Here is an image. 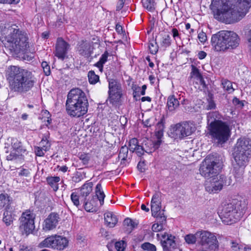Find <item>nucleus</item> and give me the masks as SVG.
I'll return each mask as SVG.
<instances>
[{"label":"nucleus","instance_id":"1","mask_svg":"<svg viewBox=\"0 0 251 251\" xmlns=\"http://www.w3.org/2000/svg\"><path fill=\"white\" fill-rule=\"evenodd\" d=\"M251 6V0H212L210 5L214 18L228 24L241 20Z\"/></svg>","mask_w":251,"mask_h":251},{"label":"nucleus","instance_id":"2","mask_svg":"<svg viewBox=\"0 0 251 251\" xmlns=\"http://www.w3.org/2000/svg\"><path fill=\"white\" fill-rule=\"evenodd\" d=\"M0 39L15 54L25 51L29 47L26 34L15 24H0Z\"/></svg>","mask_w":251,"mask_h":251},{"label":"nucleus","instance_id":"3","mask_svg":"<svg viewBox=\"0 0 251 251\" xmlns=\"http://www.w3.org/2000/svg\"><path fill=\"white\" fill-rule=\"evenodd\" d=\"M6 77L15 92H28L33 87L35 83L31 72L16 66H10L7 68Z\"/></svg>","mask_w":251,"mask_h":251},{"label":"nucleus","instance_id":"4","mask_svg":"<svg viewBox=\"0 0 251 251\" xmlns=\"http://www.w3.org/2000/svg\"><path fill=\"white\" fill-rule=\"evenodd\" d=\"M251 153V140L245 137L238 139L232 153L234 160L233 166L235 177H240L243 174L244 168L249 162V156Z\"/></svg>","mask_w":251,"mask_h":251},{"label":"nucleus","instance_id":"5","mask_svg":"<svg viewBox=\"0 0 251 251\" xmlns=\"http://www.w3.org/2000/svg\"><path fill=\"white\" fill-rule=\"evenodd\" d=\"M89 105L85 94L80 89H72L68 93L66 106L68 114L79 117L85 114Z\"/></svg>","mask_w":251,"mask_h":251},{"label":"nucleus","instance_id":"6","mask_svg":"<svg viewBox=\"0 0 251 251\" xmlns=\"http://www.w3.org/2000/svg\"><path fill=\"white\" fill-rule=\"evenodd\" d=\"M240 39L233 31L222 30L213 34L211 39L212 49L217 52H225L237 48Z\"/></svg>","mask_w":251,"mask_h":251},{"label":"nucleus","instance_id":"7","mask_svg":"<svg viewBox=\"0 0 251 251\" xmlns=\"http://www.w3.org/2000/svg\"><path fill=\"white\" fill-rule=\"evenodd\" d=\"M245 201L233 200L231 202L222 205L219 210V216L226 225H231L238 221L242 211L246 208Z\"/></svg>","mask_w":251,"mask_h":251},{"label":"nucleus","instance_id":"8","mask_svg":"<svg viewBox=\"0 0 251 251\" xmlns=\"http://www.w3.org/2000/svg\"><path fill=\"white\" fill-rule=\"evenodd\" d=\"M208 130L212 141L218 145L226 143L231 134L229 125L222 121H214L209 124Z\"/></svg>","mask_w":251,"mask_h":251},{"label":"nucleus","instance_id":"9","mask_svg":"<svg viewBox=\"0 0 251 251\" xmlns=\"http://www.w3.org/2000/svg\"><path fill=\"white\" fill-rule=\"evenodd\" d=\"M199 236V243L201 246L204 251H215L219 248V242L214 233L206 230L197 231Z\"/></svg>","mask_w":251,"mask_h":251},{"label":"nucleus","instance_id":"10","mask_svg":"<svg viewBox=\"0 0 251 251\" xmlns=\"http://www.w3.org/2000/svg\"><path fill=\"white\" fill-rule=\"evenodd\" d=\"M221 168V163L217 162L210 156H207L201 165L200 173L205 178H212L216 176Z\"/></svg>","mask_w":251,"mask_h":251},{"label":"nucleus","instance_id":"11","mask_svg":"<svg viewBox=\"0 0 251 251\" xmlns=\"http://www.w3.org/2000/svg\"><path fill=\"white\" fill-rule=\"evenodd\" d=\"M196 130L195 125L190 122L176 124L172 126L170 135L175 139H182L190 136Z\"/></svg>","mask_w":251,"mask_h":251},{"label":"nucleus","instance_id":"12","mask_svg":"<svg viewBox=\"0 0 251 251\" xmlns=\"http://www.w3.org/2000/svg\"><path fill=\"white\" fill-rule=\"evenodd\" d=\"M35 214L30 210L23 212L19 219V229L23 235L26 236L32 233L35 228Z\"/></svg>","mask_w":251,"mask_h":251},{"label":"nucleus","instance_id":"13","mask_svg":"<svg viewBox=\"0 0 251 251\" xmlns=\"http://www.w3.org/2000/svg\"><path fill=\"white\" fill-rule=\"evenodd\" d=\"M232 180L223 175H216L212 177L205 185L206 190L210 193H216L221 191L224 186L231 184Z\"/></svg>","mask_w":251,"mask_h":251},{"label":"nucleus","instance_id":"14","mask_svg":"<svg viewBox=\"0 0 251 251\" xmlns=\"http://www.w3.org/2000/svg\"><path fill=\"white\" fill-rule=\"evenodd\" d=\"M93 43L86 40H81L78 42L76 51L77 53L84 58H88L93 53Z\"/></svg>","mask_w":251,"mask_h":251},{"label":"nucleus","instance_id":"15","mask_svg":"<svg viewBox=\"0 0 251 251\" xmlns=\"http://www.w3.org/2000/svg\"><path fill=\"white\" fill-rule=\"evenodd\" d=\"M161 243L163 251H181L177 247L175 236L165 233L161 234Z\"/></svg>","mask_w":251,"mask_h":251},{"label":"nucleus","instance_id":"16","mask_svg":"<svg viewBox=\"0 0 251 251\" xmlns=\"http://www.w3.org/2000/svg\"><path fill=\"white\" fill-rule=\"evenodd\" d=\"M70 48V45L62 38L57 39L55 55L59 59L63 60L67 54V51Z\"/></svg>","mask_w":251,"mask_h":251},{"label":"nucleus","instance_id":"17","mask_svg":"<svg viewBox=\"0 0 251 251\" xmlns=\"http://www.w3.org/2000/svg\"><path fill=\"white\" fill-rule=\"evenodd\" d=\"M60 218L57 213H51L44 221L43 225V229L45 231L51 230L56 228Z\"/></svg>","mask_w":251,"mask_h":251},{"label":"nucleus","instance_id":"18","mask_svg":"<svg viewBox=\"0 0 251 251\" xmlns=\"http://www.w3.org/2000/svg\"><path fill=\"white\" fill-rule=\"evenodd\" d=\"M160 143L161 141L160 140H157L155 142L149 139L144 140L141 146L143 155L145 152L148 153H152L159 148Z\"/></svg>","mask_w":251,"mask_h":251},{"label":"nucleus","instance_id":"19","mask_svg":"<svg viewBox=\"0 0 251 251\" xmlns=\"http://www.w3.org/2000/svg\"><path fill=\"white\" fill-rule=\"evenodd\" d=\"M57 236V235L48 236L39 243L38 247L41 248H49L56 249Z\"/></svg>","mask_w":251,"mask_h":251},{"label":"nucleus","instance_id":"20","mask_svg":"<svg viewBox=\"0 0 251 251\" xmlns=\"http://www.w3.org/2000/svg\"><path fill=\"white\" fill-rule=\"evenodd\" d=\"M104 219L105 225L110 228L114 227L118 221L117 216L111 212L105 213Z\"/></svg>","mask_w":251,"mask_h":251},{"label":"nucleus","instance_id":"21","mask_svg":"<svg viewBox=\"0 0 251 251\" xmlns=\"http://www.w3.org/2000/svg\"><path fill=\"white\" fill-rule=\"evenodd\" d=\"M129 150L132 152H135L136 154L141 156L143 155L141 146L138 144V140L136 138H132L129 141Z\"/></svg>","mask_w":251,"mask_h":251},{"label":"nucleus","instance_id":"22","mask_svg":"<svg viewBox=\"0 0 251 251\" xmlns=\"http://www.w3.org/2000/svg\"><path fill=\"white\" fill-rule=\"evenodd\" d=\"M161 208V204L151 203V211L152 216L160 218V222H163L166 221L165 216H161V212L160 211Z\"/></svg>","mask_w":251,"mask_h":251},{"label":"nucleus","instance_id":"23","mask_svg":"<svg viewBox=\"0 0 251 251\" xmlns=\"http://www.w3.org/2000/svg\"><path fill=\"white\" fill-rule=\"evenodd\" d=\"M179 105V102L174 95L168 97L167 100V108L170 111H174Z\"/></svg>","mask_w":251,"mask_h":251},{"label":"nucleus","instance_id":"24","mask_svg":"<svg viewBox=\"0 0 251 251\" xmlns=\"http://www.w3.org/2000/svg\"><path fill=\"white\" fill-rule=\"evenodd\" d=\"M159 43L161 47L166 49L171 45V37L167 34H160L159 36Z\"/></svg>","mask_w":251,"mask_h":251},{"label":"nucleus","instance_id":"25","mask_svg":"<svg viewBox=\"0 0 251 251\" xmlns=\"http://www.w3.org/2000/svg\"><path fill=\"white\" fill-rule=\"evenodd\" d=\"M93 184L91 182L84 184L80 190L79 195L81 198L86 199L92 191Z\"/></svg>","mask_w":251,"mask_h":251},{"label":"nucleus","instance_id":"26","mask_svg":"<svg viewBox=\"0 0 251 251\" xmlns=\"http://www.w3.org/2000/svg\"><path fill=\"white\" fill-rule=\"evenodd\" d=\"M57 238L56 249L63 250L68 246V241L66 238L57 235Z\"/></svg>","mask_w":251,"mask_h":251},{"label":"nucleus","instance_id":"27","mask_svg":"<svg viewBox=\"0 0 251 251\" xmlns=\"http://www.w3.org/2000/svg\"><path fill=\"white\" fill-rule=\"evenodd\" d=\"M15 215L11 211L6 210L3 213V222L7 226L12 224L14 220Z\"/></svg>","mask_w":251,"mask_h":251},{"label":"nucleus","instance_id":"28","mask_svg":"<svg viewBox=\"0 0 251 251\" xmlns=\"http://www.w3.org/2000/svg\"><path fill=\"white\" fill-rule=\"evenodd\" d=\"M60 180L59 176H50L47 178V181L49 185L53 189V191H56L58 189V182Z\"/></svg>","mask_w":251,"mask_h":251},{"label":"nucleus","instance_id":"29","mask_svg":"<svg viewBox=\"0 0 251 251\" xmlns=\"http://www.w3.org/2000/svg\"><path fill=\"white\" fill-rule=\"evenodd\" d=\"M123 225L126 229V231L129 233L137 226V224L131 219L127 218L125 219Z\"/></svg>","mask_w":251,"mask_h":251},{"label":"nucleus","instance_id":"30","mask_svg":"<svg viewBox=\"0 0 251 251\" xmlns=\"http://www.w3.org/2000/svg\"><path fill=\"white\" fill-rule=\"evenodd\" d=\"M109 56V53L107 51H105L104 53L102 54L99 61L95 64V66L99 69V70L101 72H102L103 70V65L107 61V58Z\"/></svg>","mask_w":251,"mask_h":251},{"label":"nucleus","instance_id":"31","mask_svg":"<svg viewBox=\"0 0 251 251\" xmlns=\"http://www.w3.org/2000/svg\"><path fill=\"white\" fill-rule=\"evenodd\" d=\"M96 195L100 201V205L103 204L105 195L102 190L101 184L98 183L96 187Z\"/></svg>","mask_w":251,"mask_h":251},{"label":"nucleus","instance_id":"32","mask_svg":"<svg viewBox=\"0 0 251 251\" xmlns=\"http://www.w3.org/2000/svg\"><path fill=\"white\" fill-rule=\"evenodd\" d=\"M11 145L14 150L17 151L19 153L25 152L26 150L23 149L22 143L16 138H13L11 140Z\"/></svg>","mask_w":251,"mask_h":251},{"label":"nucleus","instance_id":"33","mask_svg":"<svg viewBox=\"0 0 251 251\" xmlns=\"http://www.w3.org/2000/svg\"><path fill=\"white\" fill-rule=\"evenodd\" d=\"M208 125L214 121H220L221 115L217 111L208 113L207 116Z\"/></svg>","mask_w":251,"mask_h":251},{"label":"nucleus","instance_id":"34","mask_svg":"<svg viewBox=\"0 0 251 251\" xmlns=\"http://www.w3.org/2000/svg\"><path fill=\"white\" fill-rule=\"evenodd\" d=\"M191 77H195L199 80L201 84L203 83V79L199 70L194 65H192V71L190 73Z\"/></svg>","mask_w":251,"mask_h":251},{"label":"nucleus","instance_id":"35","mask_svg":"<svg viewBox=\"0 0 251 251\" xmlns=\"http://www.w3.org/2000/svg\"><path fill=\"white\" fill-rule=\"evenodd\" d=\"M121 91V84L114 79L109 81V92H117Z\"/></svg>","mask_w":251,"mask_h":251},{"label":"nucleus","instance_id":"36","mask_svg":"<svg viewBox=\"0 0 251 251\" xmlns=\"http://www.w3.org/2000/svg\"><path fill=\"white\" fill-rule=\"evenodd\" d=\"M121 91L114 92H109V100L113 104L119 101L121 98Z\"/></svg>","mask_w":251,"mask_h":251},{"label":"nucleus","instance_id":"37","mask_svg":"<svg viewBox=\"0 0 251 251\" xmlns=\"http://www.w3.org/2000/svg\"><path fill=\"white\" fill-rule=\"evenodd\" d=\"M163 128L164 125L162 121L158 123L155 131V135L158 140L161 141L160 139L163 135Z\"/></svg>","mask_w":251,"mask_h":251},{"label":"nucleus","instance_id":"38","mask_svg":"<svg viewBox=\"0 0 251 251\" xmlns=\"http://www.w3.org/2000/svg\"><path fill=\"white\" fill-rule=\"evenodd\" d=\"M143 6L150 12H153L155 10V3L152 0H143Z\"/></svg>","mask_w":251,"mask_h":251},{"label":"nucleus","instance_id":"39","mask_svg":"<svg viewBox=\"0 0 251 251\" xmlns=\"http://www.w3.org/2000/svg\"><path fill=\"white\" fill-rule=\"evenodd\" d=\"M222 84L224 89L227 91L229 93H231L234 91V89L232 87V82L227 79H224L222 81Z\"/></svg>","mask_w":251,"mask_h":251},{"label":"nucleus","instance_id":"40","mask_svg":"<svg viewBox=\"0 0 251 251\" xmlns=\"http://www.w3.org/2000/svg\"><path fill=\"white\" fill-rule=\"evenodd\" d=\"M197 239L199 240V236H197V232L194 234H189L185 236V240L189 244H195Z\"/></svg>","mask_w":251,"mask_h":251},{"label":"nucleus","instance_id":"41","mask_svg":"<svg viewBox=\"0 0 251 251\" xmlns=\"http://www.w3.org/2000/svg\"><path fill=\"white\" fill-rule=\"evenodd\" d=\"M149 49L150 53L152 54H155L157 52L158 50V45H157L156 40L152 39L150 41L149 44Z\"/></svg>","mask_w":251,"mask_h":251},{"label":"nucleus","instance_id":"42","mask_svg":"<svg viewBox=\"0 0 251 251\" xmlns=\"http://www.w3.org/2000/svg\"><path fill=\"white\" fill-rule=\"evenodd\" d=\"M88 77L91 84H95L99 80V76L95 74L94 71H90L88 74Z\"/></svg>","mask_w":251,"mask_h":251},{"label":"nucleus","instance_id":"43","mask_svg":"<svg viewBox=\"0 0 251 251\" xmlns=\"http://www.w3.org/2000/svg\"><path fill=\"white\" fill-rule=\"evenodd\" d=\"M230 243V248L233 251H240L243 248V246L236 240H232Z\"/></svg>","mask_w":251,"mask_h":251},{"label":"nucleus","instance_id":"44","mask_svg":"<svg viewBox=\"0 0 251 251\" xmlns=\"http://www.w3.org/2000/svg\"><path fill=\"white\" fill-rule=\"evenodd\" d=\"M128 150L129 149L126 146L122 147L120 150L119 157L121 158L122 160H126L128 155Z\"/></svg>","mask_w":251,"mask_h":251},{"label":"nucleus","instance_id":"45","mask_svg":"<svg viewBox=\"0 0 251 251\" xmlns=\"http://www.w3.org/2000/svg\"><path fill=\"white\" fill-rule=\"evenodd\" d=\"M40 147L43 148L45 151H48L50 148V144L48 140L47 136H44L42 138L40 142Z\"/></svg>","mask_w":251,"mask_h":251},{"label":"nucleus","instance_id":"46","mask_svg":"<svg viewBox=\"0 0 251 251\" xmlns=\"http://www.w3.org/2000/svg\"><path fill=\"white\" fill-rule=\"evenodd\" d=\"M141 248L144 250L148 251H156V248L155 245L149 242H146L142 244Z\"/></svg>","mask_w":251,"mask_h":251},{"label":"nucleus","instance_id":"47","mask_svg":"<svg viewBox=\"0 0 251 251\" xmlns=\"http://www.w3.org/2000/svg\"><path fill=\"white\" fill-rule=\"evenodd\" d=\"M80 196L78 195L76 192H73L71 195V199L72 201L73 202L74 204L77 207L79 206L80 205L79 203V198Z\"/></svg>","mask_w":251,"mask_h":251},{"label":"nucleus","instance_id":"48","mask_svg":"<svg viewBox=\"0 0 251 251\" xmlns=\"http://www.w3.org/2000/svg\"><path fill=\"white\" fill-rule=\"evenodd\" d=\"M151 203L161 204V194L160 192H155L152 196Z\"/></svg>","mask_w":251,"mask_h":251},{"label":"nucleus","instance_id":"49","mask_svg":"<svg viewBox=\"0 0 251 251\" xmlns=\"http://www.w3.org/2000/svg\"><path fill=\"white\" fill-rule=\"evenodd\" d=\"M78 157L84 165L87 164L90 159V155L88 153H81L78 154Z\"/></svg>","mask_w":251,"mask_h":251},{"label":"nucleus","instance_id":"50","mask_svg":"<svg viewBox=\"0 0 251 251\" xmlns=\"http://www.w3.org/2000/svg\"><path fill=\"white\" fill-rule=\"evenodd\" d=\"M126 246V243L123 240L117 242L115 244V248L117 251H124Z\"/></svg>","mask_w":251,"mask_h":251},{"label":"nucleus","instance_id":"51","mask_svg":"<svg viewBox=\"0 0 251 251\" xmlns=\"http://www.w3.org/2000/svg\"><path fill=\"white\" fill-rule=\"evenodd\" d=\"M42 67L43 68L44 72L46 75H49L50 74V66L48 63L46 61H43L42 63Z\"/></svg>","mask_w":251,"mask_h":251},{"label":"nucleus","instance_id":"52","mask_svg":"<svg viewBox=\"0 0 251 251\" xmlns=\"http://www.w3.org/2000/svg\"><path fill=\"white\" fill-rule=\"evenodd\" d=\"M84 206L85 209L88 212L92 211L94 209L93 204L87 201L86 199H84Z\"/></svg>","mask_w":251,"mask_h":251},{"label":"nucleus","instance_id":"53","mask_svg":"<svg viewBox=\"0 0 251 251\" xmlns=\"http://www.w3.org/2000/svg\"><path fill=\"white\" fill-rule=\"evenodd\" d=\"M152 230L154 232H159L163 229V225L162 223L158 224L155 223L152 226Z\"/></svg>","mask_w":251,"mask_h":251},{"label":"nucleus","instance_id":"54","mask_svg":"<svg viewBox=\"0 0 251 251\" xmlns=\"http://www.w3.org/2000/svg\"><path fill=\"white\" fill-rule=\"evenodd\" d=\"M35 152L37 156H43L45 154V152H46L43 149L40 147H35Z\"/></svg>","mask_w":251,"mask_h":251},{"label":"nucleus","instance_id":"55","mask_svg":"<svg viewBox=\"0 0 251 251\" xmlns=\"http://www.w3.org/2000/svg\"><path fill=\"white\" fill-rule=\"evenodd\" d=\"M198 37L201 43H204L207 41V36L206 33L203 31H201L198 34Z\"/></svg>","mask_w":251,"mask_h":251},{"label":"nucleus","instance_id":"56","mask_svg":"<svg viewBox=\"0 0 251 251\" xmlns=\"http://www.w3.org/2000/svg\"><path fill=\"white\" fill-rule=\"evenodd\" d=\"M143 124L146 127H151L154 125V119H147L143 121Z\"/></svg>","mask_w":251,"mask_h":251},{"label":"nucleus","instance_id":"57","mask_svg":"<svg viewBox=\"0 0 251 251\" xmlns=\"http://www.w3.org/2000/svg\"><path fill=\"white\" fill-rule=\"evenodd\" d=\"M30 172L29 170L23 169L20 171L19 173V175L20 176H23L25 177H28L30 176Z\"/></svg>","mask_w":251,"mask_h":251},{"label":"nucleus","instance_id":"58","mask_svg":"<svg viewBox=\"0 0 251 251\" xmlns=\"http://www.w3.org/2000/svg\"><path fill=\"white\" fill-rule=\"evenodd\" d=\"M208 103L207 105V109H213L216 108V104L214 100L212 99H209L208 100Z\"/></svg>","mask_w":251,"mask_h":251},{"label":"nucleus","instance_id":"59","mask_svg":"<svg viewBox=\"0 0 251 251\" xmlns=\"http://www.w3.org/2000/svg\"><path fill=\"white\" fill-rule=\"evenodd\" d=\"M145 164L144 162L140 161L138 164L137 168L141 172H144L145 171Z\"/></svg>","mask_w":251,"mask_h":251},{"label":"nucleus","instance_id":"60","mask_svg":"<svg viewBox=\"0 0 251 251\" xmlns=\"http://www.w3.org/2000/svg\"><path fill=\"white\" fill-rule=\"evenodd\" d=\"M125 0H119L117 5V10H120L124 6V2Z\"/></svg>","mask_w":251,"mask_h":251},{"label":"nucleus","instance_id":"61","mask_svg":"<svg viewBox=\"0 0 251 251\" xmlns=\"http://www.w3.org/2000/svg\"><path fill=\"white\" fill-rule=\"evenodd\" d=\"M206 56V53L204 51H200L198 54V58L200 59H204Z\"/></svg>","mask_w":251,"mask_h":251},{"label":"nucleus","instance_id":"62","mask_svg":"<svg viewBox=\"0 0 251 251\" xmlns=\"http://www.w3.org/2000/svg\"><path fill=\"white\" fill-rule=\"evenodd\" d=\"M173 36L175 39L176 37H179L178 31L176 28L172 29Z\"/></svg>","mask_w":251,"mask_h":251},{"label":"nucleus","instance_id":"63","mask_svg":"<svg viewBox=\"0 0 251 251\" xmlns=\"http://www.w3.org/2000/svg\"><path fill=\"white\" fill-rule=\"evenodd\" d=\"M116 30L119 34H121L123 32V27L119 24L116 25Z\"/></svg>","mask_w":251,"mask_h":251},{"label":"nucleus","instance_id":"64","mask_svg":"<svg viewBox=\"0 0 251 251\" xmlns=\"http://www.w3.org/2000/svg\"><path fill=\"white\" fill-rule=\"evenodd\" d=\"M20 251H32V250L27 247L23 246L20 248Z\"/></svg>","mask_w":251,"mask_h":251}]
</instances>
